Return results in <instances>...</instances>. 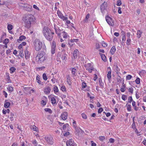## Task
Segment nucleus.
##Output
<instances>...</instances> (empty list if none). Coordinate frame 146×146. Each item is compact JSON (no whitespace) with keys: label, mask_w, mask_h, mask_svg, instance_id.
I'll return each instance as SVG.
<instances>
[{"label":"nucleus","mask_w":146,"mask_h":146,"mask_svg":"<svg viewBox=\"0 0 146 146\" xmlns=\"http://www.w3.org/2000/svg\"><path fill=\"white\" fill-rule=\"evenodd\" d=\"M42 33L44 36L46 40L50 41L53 39L54 33L47 27H44L42 30Z\"/></svg>","instance_id":"f257e3e1"},{"label":"nucleus","mask_w":146,"mask_h":146,"mask_svg":"<svg viewBox=\"0 0 146 146\" xmlns=\"http://www.w3.org/2000/svg\"><path fill=\"white\" fill-rule=\"evenodd\" d=\"M23 20L25 27L28 29L31 27L32 23L33 21V18L31 15L27 14L25 16Z\"/></svg>","instance_id":"f03ea898"},{"label":"nucleus","mask_w":146,"mask_h":146,"mask_svg":"<svg viewBox=\"0 0 146 146\" xmlns=\"http://www.w3.org/2000/svg\"><path fill=\"white\" fill-rule=\"evenodd\" d=\"M46 53L43 51L39 52L36 56V60L38 63H41L46 59Z\"/></svg>","instance_id":"7ed1b4c3"},{"label":"nucleus","mask_w":146,"mask_h":146,"mask_svg":"<svg viewBox=\"0 0 146 146\" xmlns=\"http://www.w3.org/2000/svg\"><path fill=\"white\" fill-rule=\"evenodd\" d=\"M34 45L35 49L37 51L40 50L42 47V43L38 39L35 40Z\"/></svg>","instance_id":"20e7f679"},{"label":"nucleus","mask_w":146,"mask_h":146,"mask_svg":"<svg viewBox=\"0 0 146 146\" xmlns=\"http://www.w3.org/2000/svg\"><path fill=\"white\" fill-rule=\"evenodd\" d=\"M46 142L49 145H52L54 143V139L51 135L49 134L46 135L45 138Z\"/></svg>","instance_id":"39448f33"},{"label":"nucleus","mask_w":146,"mask_h":146,"mask_svg":"<svg viewBox=\"0 0 146 146\" xmlns=\"http://www.w3.org/2000/svg\"><path fill=\"white\" fill-rule=\"evenodd\" d=\"M62 55L61 57V59L62 60H66L67 59V55L66 54L65 51L63 52H58L57 54V57H60Z\"/></svg>","instance_id":"423d86ee"},{"label":"nucleus","mask_w":146,"mask_h":146,"mask_svg":"<svg viewBox=\"0 0 146 146\" xmlns=\"http://www.w3.org/2000/svg\"><path fill=\"white\" fill-rule=\"evenodd\" d=\"M106 19L108 23L111 26H113L114 25L112 19L109 16H107L106 17Z\"/></svg>","instance_id":"0eeeda50"},{"label":"nucleus","mask_w":146,"mask_h":146,"mask_svg":"<svg viewBox=\"0 0 146 146\" xmlns=\"http://www.w3.org/2000/svg\"><path fill=\"white\" fill-rule=\"evenodd\" d=\"M57 14L58 17L63 21L66 20L68 19L67 17L64 16L60 11L59 10L57 11Z\"/></svg>","instance_id":"6e6552de"},{"label":"nucleus","mask_w":146,"mask_h":146,"mask_svg":"<svg viewBox=\"0 0 146 146\" xmlns=\"http://www.w3.org/2000/svg\"><path fill=\"white\" fill-rule=\"evenodd\" d=\"M107 6V3L104 1L100 6V9L102 13H103L104 11L105 10Z\"/></svg>","instance_id":"1a4fd4ad"},{"label":"nucleus","mask_w":146,"mask_h":146,"mask_svg":"<svg viewBox=\"0 0 146 146\" xmlns=\"http://www.w3.org/2000/svg\"><path fill=\"white\" fill-rule=\"evenodd\" d=\"M56 48V44L55 42L53 41L52 44L51 45V52L52 54H54L55 53Z\"/></svg>","instance_id":"9d476101"},{"label":"nucleus","mask_w":146,"mask_h":146,"mask_svg":"<svg viewBox=\"0 0 146 146\" xmlns=\"http://www.w3.org/2000/svg\"><path fill=\"white\" fill-rule=\"evenodd\" d=\"M107 69L108 72L107 75V77L109 81H110L111 79V69L110 67H108Z\"/></svg>","instance_id":"9b49d317"},{"label":"nucleus","mask_w":146,"mask_h":146,"mask_svg":"<svg viewBox=\"0 0 146 146\" xmlns=\"http://www.w3.org/2000/svg\"><path fill=\"white\" fill-rule=\"evenodd\" d=\"M51 90V88L49 86H46L44 88V93L47 94H48Z\"/></svg>","instance_id":"f8f14e48"},{"label":"nucleus","mask_w":146,"mask_h":146,"mask_svg":"<svg viewBox=\"0 0 146 146\" xmlns=\"http://www.w3.org/2000/svg\"><path fill=\"white\" fill-rule=\"evenodd\" d=\"M67 116L68 113L67 112L65 111L63 112L61 114V117L63 120H65L67 119Z\"/></svg>","instance_id":"ddd939ff"},{"label":"nucleus","mask_w":146,"mask_h":146,"mask_svg":"<svg viewBox=\"0 0 146 146\" xmlns=\"http://www.w3.org/2000/svg\"><path fill=\"white\" fill-rule=\"evenodd\" d=\"M113 68L114 69L116 73V74L118 75L119 72L120 71V69L119 68L117 64H114Z\"/></svg>","instance_id":"4468645a"},{"label":"nucleus","mask_w":146,"mask_h":146,"mask_svg":"<svg viewBox=\"0 0 146 146\" xmlns=\"http://www.w3.org/2000/svg\"><path fill=\"white\" fill-rule=\"evenodd\" d=\"M79 53V51L77 49H75L73 53V58L74 59L77 58L78 55Z\"/></svg>","instance_id":"2eb2a0df"},{"label":"nucleus","mask_w":146,"mask_h":146,"mask_svg":"<svg viewBox=\"0 0 146 146\" xmlns=\"http://www.w3.org/2000/svg\"><path fill=\"white\" fill-rule=\"evenodd\" d=\"M73 143L74 141H73L72 139H70L67 141L66 144L67 146H71L73 145Z\"/></svg>","instance_id":"dca6fc26"},{"label":"nucleus","mask_w":146,"mask_h":146,"mask_svg":"<svg viewBox=\"0 0 146 146\" xmlns=\"http://www.w3.org/2000/svg\"><path fill=\"white\" fill-rule=\"evenodd\" d=\"M67 82L69 85H70L71 84V77L69 75L67 76Z\"/></svg>","instance_id":"f3484780"},{"label":"nucleus","mask_w":146,"mask_h":146,"mask_svg":"<svg viewBox=\"0 0 146 146\" xmlns=\"http://www.w3.org/2000/svg\"><path fill=\"white\" fill-rule=\"evenodd\" d=\"M116 51V48L115 46H113L111 48L110 50V54L113 55Z\"/></svg>","instance_id":"a211bd4d"},{"label":"nucleus","mask_w":146,"mask_h":146,"mask_svg":"<svg viewBox=\"0 0 146 146\" xmlns=\"http://www.w3.org/2000/svg\"><path fill=\"white\" fill-rule=\"evenodd\" d=\"M100 54L101 55V58L102 60L104 62H106L107 61V59L106 57L104 54L100 53Z\"/></svg>","instance_id":"6ab92c4d"},{"label":"nucleus","mask_w":146,"mask_h":146,"mask_svg":"<svg viewBox=\"0 0 146 146\" xmlns=\"http://www.w3.org/2000/svg\"><path fill=\"white\" fill-rule=\"evenodd\" d=\"M26 39V37L25 36H24V35H21V36L19 38V39H18L17 40V41L19 42L20 43V41H22L23 40L25 39Z\"/></svg>","instance_id":"aec40b11"},{"label":"nucleus","mask_w":146,"mask_h":146,"mask_svg":"<svg viewBox=\"0 0 146 146\" xmlns=\"http://www.w3.org/2000/svg\"><path fill=\"white\" fill-rule=\"evenodd\" d=\"M30 128L33 130L37 131H38V128L35 125H31L30 126Z\"/></svg>","instance_id":"412c9836"},{"label":"nucleus","mask_w":146,"mask_h":146,"mask_svg":"<svg viewBox=\"0 0 146 146\" xmlns=\"http://www.w3.org/2000/svg\"><path fill=\"white\" fill-rule=\"evenodd\" d=\"M25 58L26 59H28L30 57V54L28 53V51L27 50L25 51Z\"/></svg>","instance_id":"4be33fe9"},{"label":"nucleus","mask_w":146,"mask_h":146,"mask_svg":"<svg viewBox=\"0 0 146 146\" xmlns=\"http://www.w3.org/2000/svg\"><path fill=\"white\" fill-rule=\"evenodd\" d=\"M7 100L5 101L4 106L6 108H9L10 105V103L9 102H6Z\"/></svg>","instance_id":"5701e85b"},{"label":"nucleus","mask_w":146,"mask_h":146,"mask_svg":"<svg viewBox=\"0 0 146 146\" xmlns=\"http://www.w3.org/2000/svg\"><path fill=\"white\" fill-rule=\"evenodd\" d=\"M132 106L134 107V110L135 111H137L138 110V108L136 107V106L135 102L134 101H132Z\"/></svg>","instance_id":"b1692460"},{"label":"nucleus","mask_w":146,"mask_h":146,"mask_svg":"<svg viewBox=\"0 0 146 146\" xmlns=\"http://www.w3.org/2000/svg\"><path fill=\"white\" fill-rule=\"evenodd\" d=\"M80 130H81V129L79 127H77L75 129L76 131L75 133L76 135H79Z\"/></svg>","instance_id":"393cba45"},{"label":"nucleus","mask_w":146,"mask_h":146,"mask_svg":"<svg viewBox=\"0 0 146 146\" xmlns=\"http://www.w3.org/2000/svg\"><path fill=\"white\" fill-rule=\"evenodd\" d=\"M25 9L27 11H32V6L28 5V6H27Z\"/></svg>","instance_id":"a878e982"},{"label":"nucleus","mask_w":146,"mask_h":146,"mask_svg":"<svg viewBox=\"0 0 146 146\" xmlns=\"http://www.w3.org/2000/svg\"><path fill=\"white\" fill-rule=\"evenodd\" d=\"M19 6L20 7H22L23 8H24V9H25L27 6H28V5L27 4L21 3L19 5Z\"/></svg>","instance_id":"bb28decb"},{"label":"nucleus","mask_w":146,"mask_h":146,"mask_svg":"<svg viewBox=\"0 0 146 146\" xmlns=\"http://www.w3.org/2000/svg\"><path fill=\"white\" fill-rule=\"evenodd\" d=\"M62 33L63 34V37L65 39L67 37L68 35L67 33H66L65 31H63L62 32Z\"/></svg>","instance_id":"cd10ccee"},{"label":"nucleus","mask_w":146,"mask_h":146,"mask_svg":"<svg viewBox=\"0 0 146 146\" xmlns=\"http://www.w3.org/2000/svg\"><path fill=\"white\" fill-rule=\"evenodd\" d=\"M142 32H141L140 31L138 30L137 31V37L138 38H139L141 36V35Z\"/></svg>","instance_id":"c85d7f7f"},{"label":"nucleus","mask_w":146,"mask_h":146,"mask_svg":"<svg viewBox=\"0 0 146 146\" xmlns=\"http://www.w3.org/2000/svg\"><path fill=\"white\" fill-rule=\"evenodd\" d=\"M51 101L52 104H54L56 103V100L55 99V98L54 97H52L51 98Z\"/></svg>","instance_id":"c756f323"},{"label":"nucleus","mask_w":146,"mask_h":146,"mask_svg":"<svg viewBox=\"0 0 146 146\" xmlns=\"http://www.w3.org/2000/svg\"><path fill=\"white\" fill-rule=\"evenodd\" d=\"M82 82V88H84L86 86V83L85 82L84 80H81Z\"/></svg>","instance_id":"7c9ffc66"},{"label":"nucleus","mask_w":146,"mask_h":146,"mask_svg":"<svg viewBox=\"0 0 146 146\" xmlns=\"http://www.w3.org/2000/svg\"><path fill=\"white\" fill-rule=\"evenodd\" d=\"M126 106L127 108V110L129 111H131V106L130 105L128 104H127L126 105Z\"/></svg>","instance_id":"2f4dec72"},{"label":"nucleus","mask_w":146,"mask_h":146,"mask_svg":"<svg viewBox=\"0 0 146 146\" xmlns=\"http://www.w3.org/2000/svg\"><path fill=\"white\" fill-rule=\"evenodd\" d=\"M2 112L4 114H5L7 113H9L10 112V110L9 109H7V110L3 109L2 111Z\"/></svg>","instance_id":"473e14b6"},{"label":"nucleus","mask_w":146,"mask_h":146,"mask_svg":"<svg viewBox=\"0 0 146 146\" xmlns=\"http://www.w3.org/2000/svg\"><path fill=\"white\" fill-rule=\"evenodd\" d=\"M121 77L119 76H118V77H117L116 78L117 83L119 84L121 82Z\"/></svg>","instance_id":"72a5a7b5"},{"label":"nucleus","mask_w":146,"mask_h":146,"mask_svg":"<svg viewBox=\"0 0 146 146\" xmlns=\"http://www.w3.org/2000/svg\"><path fill=\"white\" fill-rule=\"evenodd\" d=\"M45 111L46 112H48L49 113L51 114L52 113V111L50 108H46L44 109Z\"/></svg>","instance_id":"f704fd0d"},{"label":"nucleus","mask_w":146,"mask_h":146,"mask_svg":"<svg viewBox=\"0 0 146 146\" xmlns=\"http://www.w3.org/2000/svg\"><path fill=\"white\" fill-rule=\"evenodd\" d=\"M76 69L74 68H72V74L74 75V76H75V73L76 72Z\"/></svg>","instance_id":"c9c22d12"},{"label":"nucleus","mask_w":146,"mask_h":146,"mask_svg":"<svg viewBox=\"0 0 146 146\" xmlns=\"http://www.w3.org/2000/svg\"><path fill=\"white\" fill-rule=\"evenodd\" d=\"M79 39H71L70 40V42H71L73 43L74 42H77L78 41Z\"/></svg>","instance_id":"e433bc0d"},{"label":"nucleus","mask_w":146,"mask_h":146,"mask_svg":"<svg viewBox=\"0 0 146 146\" xmlns=\"http://www.w3.org/2000/svg\"><path fill=\"white\" fill-rule=\"evenodd\" d=\"M53 90L55 93L57 92H58V89L56 86H54L53 88Z\"/></svg>","instance_id":"4c0bfd02"},{"label":"nucleus","mask_w":146,"mask_h":146,"mask_svg":"<svg viewBox=\"0 0 146 146\" xmlns=\"http://www.w3.org/2000/svg\"><path fill=\"white\" fill-rule=\"evenodd\" d=\"M15 70V68L14 67H12L10 69V70L11 71V73H13Z\"/></svg>","instance_id":"58836bf2"},{"label":"nucleus","mask_w":146,"mask_h":146,"mask_svg":"<svg viewBox=\"0 0 146 146\" xmlns=\"http://www.w3.org/2000/svg\"><path fill=\"white\" fill-rule=\"evenodd\" d=\"M14 114L12 113H11L10 119L11 121H12L14 120Z\"/></svg>","instance_id":"ea45409f"},{"label":"nucleus","mask_w":146,"mask_h":146,"mask_svg":"<svg viewBox=\"0 0 146 146\" xmlns=\"http://www.w3.org/2000/svg\"><path fill=\"white\" fill-rule=\"evenodd\" d=\"M40 76H37L36 78V80H37V82L39 84H41V81L40 80Z\"/></svg>","instance_id":"a19ab883"},{"label":"nucleus","mask_w":146,"mask_h":146,"mask_svg":"<svg viewBox=\"0 0 146 146\" xmlns=\"http://www.w3.org/2000/svg\"><path fill=\"white\" fill-rule=\"evenodd\" d=\"M6 35V34L4 32H3L2 34L1 35V37L0 38V40H2L3 38H4V37Z\"/></svg>","instance_id":"79ce46f5"},{"label":"nucleus","mask_w":146,"mask_h":146,"mask_svg":"<svg viewBox=\"0 0 146 146\" xmlns=\"http://www.w3.org/2000/svg\"><path fill=\"white\" fill-rule=\"evenodd\" d=\"M13 28V26L11 25H8L7 26V29L9 31H10Z\"/></svg>","instance_id":"37998d69"},{"label":"nucleus","mask_w":146,"mask_h":146,"mask_svg":"<svg viewBox=\"0 0 146 146\" xmlns=\"http://www.w3.org/2000/svg\"><path fill=\"white\" fill-rule=\"evenodd\" d=\"M105 139V137L104 136H100L99 137V139L100 141H102Z\"/></svg>","instance_id":"c03bdc74"},{"label":"nucleus","mask_w":146,"mask_h":146,"mask_svg":"<svg viewBox=\"0 0 146 146\" xmlns=\"http://www.w3.org/2000/svg\"><path fill=\"white\" fill-rule=\"evenodd\" d=\"M42 77L43 79L45 80H46L47 79V77L45 73H44L42 75Z\"/></svg>","instance_id":"a18cd8bd"},{"label":"nucleus","mask_w":146,"mask_h":146,"mask_svg":"<svg viewBox=\"0 0 146 146\" xmlns=\"http://www.w3.org/2000/svg\"><path fill=\"white\" fill-rule=\"evenodd\" d=\"M32 143L34 146H37L38 143L35 140H33L32 141Z\"/></svg>","instance_id":"49530a36"},{"label":"nucleus","mask_w":146,"mask_h":146,"mask_svg":"<svg viewBox=\"0 0 146 146\" xmlns=\"http://www.w3.org/2000/svg\"><path fill=\"white\" fill-rule=\"evenodd\" d=\"M9 40L8 39H5V40H4L3 43H4L5 45H7L9 42Z\"/></svg>","instance_id":"de8ad7c7"},{"label":"nucleus","mask_w":146,"mask_h":146,"mask_svg":"<svg viewBox=\"0 0 146 146\" xmlns=\"http://www.w3.org/2000/svg\"><path fill=\"white\" fill-rule=\"evenodd\" d=\"M121 4V0H117V5L118 6H119Z\"/></svg>","instance_id":"09e8293b"},{"label":"nucleus","mask_w":146,"mask_h":146,"mask_svg":"<svg viewBox=\"0 0 146 146\" xmlns=\"http://www.w3.org/2000/svg\"><path fill=\"white\" fill-rule=\"evenodd\" d=\"M68 126L69 125L67 123H66L63 125L62 128L64 130L66 128V127H68Z\"/></svg>","instance_id":"8fccbe9b"},{"label":"nucleus","mask_w":146,"mask_h":146,"mask_svg":"<svg viewBox=\"0 0 146 146\" xmlns=\"http://www.w3.org/2000/svg\"><path fill=\"white\" fill-rule=\"evenodd\" d=\"M135 81L137 84H139L140 83V79L139 78H137Z\"/></svg>","instance_id":"3c124183"},{"label":"nucleus","mask_w":146,"mask_h":146,"mask_svg":"<svg viewBox=\"0 0 146 146\" xmlns=\"http://www.w3.org/2000/svg\"><path fill=\"white\" fill-rule=\"evenodd\" d=\"M82 117L84 119H86L87 118L86 115L84 113H82L81 114Z\"/></svg>","instance_id":"603ef678"},{"label":"nucleus","mask_w":146,"mask_h":146,"mask_svg":"<svg viewBox=\"0 0 146 146\" xmlns=\"http://www.w3.org/2000/svg\"><path fill=\"white\" fill-rule=\"evenodd\" d=\"M127 98V96L126 95H123L122 96L121 98L123 100H125Z\"/></svg>","instance_id":"864d4df0"},{"label":"nucleus","mask_w":146,"mask_h":146,"mask_svg":"<svg viewBox=\"0 0 146 146\" xmlns=\"http://www.w3.org/2000/svg\"><path fill=\"white\" fill-rule=\"evenodd\" d=\"M133 99L132 96H129L128 99V102L129 103H131V102L133 101Z\"/></svg>","instance_id":"5fc2aeb1"},{"label":"nucleus","mask_w":146,"mask_h":146,"mask_svg":"<svg viewBox=\"0 0 146 146\" xmlns=\"http://www.w3.org/2000/svg\"><path fill=\"white\" fill-rule=\"evenodd\" d=\"M132 78V76L130 75H128L126 77V80H129Z\"/></svg>","instance_id":"6e6d98bb"},{"label":"nucleus","mask_w":146,"mask_h":146,"mask_svg":"<svg viewBox=\"0 0 146 146\" xmlns=\"http://www.w3.org/2000/svg\"><path fill=\"white\" fill-rule=\"evenodd\" d=\"M131 41V40L129 38H127L126 42L127 44L128 45H129L130 44V42Z\"/></svg>","instance_id":"4d7b16f0"},{"label":"nucleus","mask_w":146,"mask_h":146,"mask_svg":"<svg viewBox=\"0 0 146 146\" xmlns=\"http://www.w3.org/2000/svg\"><path fill=\"white\" fill-rule=\"evenodd\" d=\"M60 31V29H58V30H56V31H55V32L56 33V34H57L58 36H59V37H60V33H59V32L58 33V31H59V32Z\"/></svg>","instance_id":"13d9d810"},{"label":"nucleus","mask_w":146,"mask_h":146,"mask_svg":"<svg viewBox=\"0 0 146 146\" xmlns=\"http://www.w3.org/2000/svg\"><path fill=\"white\" fill-rule=\"evenodd\" d=\"M13 87H12L11 86H10L7 88V90L10 92H12L13 91Z\"/></svg>","instance_id":"bf43d9fd"},{"label":"nucleus","mask_w":146,"mask_h":146,"mask_svg":"<svg viewBox=\"0 0 146 146\" xmlns=\"http://www.w3.org/2000/svg\"><path fill=\"white\" fill-rule=\"evenodd\" d=\"M99 83L100 86L102 87H103L104 85V84L102 82V81L101 80H99Z\"/></svg>","instance_id":"052dcab7"},{"label":"nucleus","mask_w":146,"mask_h":146,"mask_svg":"<svg viewBox=\"0 0 146 146\" xmlns=\"http://www.w3.org/2000/svg\"><path fill=\"white\" fill-rule=\"evenodd\" d=\"M129 92L131 94H133V88H130L128 89Z\"/></svg>","instance_id":"680f3d73"},{"label":"nucleus","mask_w":146,"mask_h":146,"mask_svg":"<svg viewBox=\"0 0 146 146\" xmlns=\"http://www.w3.org/2000/svg\"><path fill=\"white\" fill-rule=\"evenodd\" d=\"M103 110V109L102 108H99L98 111V112L99 113H101Z\"/></svg>","instance_id":"e2e57ef3"},{"label":"nucleus","mask_w":146,"mask_h":146,"mask_svg":"<svg viewBox=\"0 0 146 146\" xmlns=\"http://www.w3.org/2000/svg\"><path fill=\"white\" fill-rule=\"evenodd\" d=\"M62 104V102H60L58 105V107L60 109H62L63 108V107L61 105Z\"/></svg>","instance_id":"0e129e2a"},{"label":"nucleus","mask_w":146,"mask_h":146,"mask_svg":"<svg viewBox=\"0 0 146 146\" xmlns=\"http://www.w3.org/2000/svg\"><path fill=\"white\" fill-rule=\"evenodd\" d=\"M61 89L62 91H65L66 90V88L64 86L61 87Z\"/></svg>","instance_id":"69168bd1"},{"label":"nucleus","mask_w":146,"mask_h":146,"mask_svg":"<svg viewBox=\"0 0 146 146\" xmlns=\"http://www.w3.org/2000/svg\"><path fill=\"white\" fill-rule=\"evenodd\" d=\"M7 82L8 83H11V80H10V76L9 75H8L7 76Z\"/></svg>","instance_id":"338daca9"},{"label":"nucleus","mask_w":146,"mask_h":146,"mask_svg":"<svg viewBox=\"0 0 146 146\" xmlns=\"http://www.w3.org/2000/svg\"><path fill=\"white\" fill-rule=\"evenodd\" d=\"M46 102L43 100H42L41 102V104L43 106H44L46 104Z\"/></svg>","instance_id":"774afa93"}]
</instances>
